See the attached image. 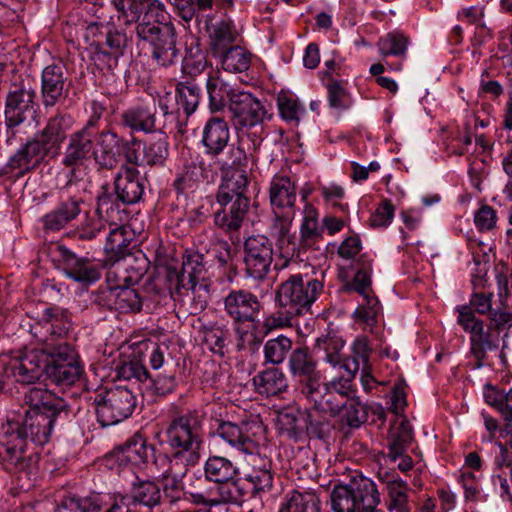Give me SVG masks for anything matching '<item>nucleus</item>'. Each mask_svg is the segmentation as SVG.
<instances>
[{
	"instance_id": "f257e3e1",
	"label": "nucleus",
	"mask_w": 512,
	"mask_h": 512,
	"mask_svg": "<svg viewBox=\"0 0 512 512\" xmlns=\"http://www.w3.org/2000/svg\"><path fill=\"white\" fill-rule=\"evenodd\" d=\"M29 410L22 420L8 421L0 456L10 469L33 474L39 455L30 451L32 445L45 444L54 426H62L69 417L66 401L41 388H32L25 395Z\"/></svg>"
},
{
	"instance_id": "f03ea898",
	"label": "nucleus",
	"mask_w": 512,
	"mask_h": 512,
	"mask_svg": "<svg viewBox=\"0 0 512 512\" xmlns=\"http://www.w3.org/2000/svg\"><path fill=\"white\" fill-rule=\"evenodd\" d=\"M156 140L142 142L132 137L126 139L118 134H109L110 140L104 144L105 156L108 159L104 161L106 166L117 167L124 159L127 164L134 166H163L169 156V143L164 132Z\"/></svg>"
},
{
	"instance_id": "7ed1b4c3",
	"label": "nucleus",
	"mask_w": 512,
	"mask_h": 512,
	"mask_svg": "<svg viewBox=\"0 0 512 512\" xmlns=\"http://www.w3.org/2000/svg\"><path fill=\"white\" fill-rule=\"evenodd\" d=\"M97 116L87 123L80 130L72 133L69 136L68 145L65 148L62 164L71 168L69 172L70 179L67 186L72 183V177L75 175V167L82 165L87 159L93 157L96 165L100 169L113 170L116 167L106 166L104 161L108 158L105 157L108 152H105L104 144L110 140L109 134H117L112 129H104L100 132L94 133L92 130L96 126Z\"/></svg>"
},
{
	"instance_id": "20e7f679",
	"label": "nucleus",
	"mask_w": 512,
	"mask_h": 512,
	"mask_svg": "<svg viewBox=\"0 0 512 512\" xmlns=\"http://www.w3.org/2000/svg\"><path fill=\"white\" fill-rule=\"evenodd\" d=\"M114 191L111 192L108 185L101 187L97 196L96 215L113 217L120 215V205H132L138 203L144 194L145 184L136 166L125 161L114 178Z\"/></svg>"
},
{
	"instance_id": "39448f33",
	"label": "nucleus",
	"mask_w": 512,
	"mask_h": 512,
	"mask_svg": "<svg viewBox=\"0 0 512 512\" xmlns=\"http://www.w3.org/2000/svg\"><path fill=\"white\" fill-rule=\"evenodd\" d=\"M203 422L204 417L198 411H187L172 418L165 430L168 446L193 466L200 460Z\"/></svg>"
},
{
	"instance_id": "423d86ee",
	"label": "nucleus",
	"mask_w": 512,
	"mask_h": 512,
	"mask_svg": "<svg viewBox=\"0 0 512 512\" xmlns=\"http://www.w3.org/2000/svg\"><path fill=\"white\" fill-rule=\"evenodd\" d=\"M333 512H376L380 494L376 484L364 476L335 485L330 494Z\"/></svg>"
},
{
	"instance_id": "0eeeda50",
	"label": "nucleus",
	"mask_w": 512,
	"mask_h": 512,
	"mask_svg": "<svg viewBox=\"0 0 512 512\" xmlns=\"http://www.w3.org/2000/svg\"><path fill=\"white\" fill-rule=\"evenodd\" d=\"M323 282L308 275L293 274L276 290L278 307L293 310L298 315L308 311L323 292Z\"/></svg>"
},
{
	"instance_id": "6e6552de",
	"label": "nucleus",
	"mask_w": 512,
	"mask_h": 512,
	"mask_svg": "<svg viewBox=\"0 0 512 512\" xmlns=\"http://www.w3.org/2000/svg\"><path fill=\"white\" fill-rule=\"evenodd\" d=\"M176 119L163 99L129 107L121 114L122 124L133 132L163 133Z\"/></svg>"
},
{
	"instance_id": "1a4fd4ad",
	"label": "nucleus",
	"mask_w": 512,
	"mask_h": 512,
	"mask_svg": "<svg viewBox=\"0 0 512 512\" xmlns=\"http://www.w3.org/2000/svg\"><path fill=\"white\" fill-rule=\"evenodd\" d=\"M94 403L99 423L102 426H111L132 415L137 399L131 388L115 386L97 393Z\"/></svg>"
},
{
	"instance_id": "9d476101",
	"label": "nucleus",
	"mask_w": 512,
	"mask_h": 512,
	"mask_svg": "<svg viewBox=\"0 0 512 512\" xmlns=\"http://www.w3.org/2000/svg\"><path fill=\"white\" fill-rule=\"evenodd\" d=\"M51 255L53 261L65 276L82 287H89L102 276L100 263L89 257L78 256L62 244H56L52 247Z\"/></svg>"
},
{
	"instance_id": "9b49d317",
	"label": "nucleus",
	"mask_w": 512,
	"mask_h": 512,
	"mask_svg": "<svg viewBox=\"0 0 512 512\" xmlns=\"http://www.w3.org/2000/svg\"><path fill=\"white\" fill-rule=\"evenodd\" d=\"M229 110L235 128L246 132L255 129L254 135L263 130L264 122L271 117L261 100L243 90L233 94Z\"/></svg>"
},
{
	"instance_id": "f8f14e48",
	"label": "nucleus",
	"mask_w": 512,
	"mask_h": 512,
	"mask_svg": "<svg viewBox=\"0 0 512 512\" xmlns=\"http://www.w3.org/2000/svg\"><path fill=\"white\" fill-rule=\"evenodd\" d=\"M136 36L152 46V57L161 66H169L178 58L176 30L172 23L141 26Z\"/></svg>"
},
{
	"instance_id": "ddd939ff",
	"label": "nucleus",
	"mask_w": 512,
	"mask_h": 512,
	"mask_svg": "<svg viewBox=\"0 0 512 512\" xmlns=\"http://www.w3.org/2000/svg\"><path fill=\"white\" fill-rule=\"evenodd\" d=\"M36 91L30 83L15 85L7 94L5 102V125L14 129L36 113Z\"/></svg>"
},
{
	"instance_id": "4468645a",
	"label": "nucleus",
	"mask_w": 512,
	"mask_h": 512,
	"mask_svg": "<svg viewBox=\"0 0 512 512\" xmlns=\"http://www.w3.org/2000/svg\"><path fill=\"white\" fill-rule=\"evenodd\" d=\"M72 80L62 63L46 66L41 74L40 98L45 109L63 104L69 97Z\"/></svg>"
},
{
	"instance_id": "2eb2a0df",
	"label": "nucleus",
	"mask_w": 512,
	"mask_h": 512,
	"mask_svg": "<svg viewBox=\"0 0 512 512\" xmlns=\"http://www.w3.org/2000/svg\"><path fill=\"white\" fill-rule=\"evenodd\" d=\"M273 244L265 235L249 236L244 242V263L248 277L264 280L273 261Z\"/></svg>"
},
{
	"instance_id": "dca6fc26",
	"label": "nucleus",
	"mask_w": 512,
	"mask_h": 512,
	"mask_svg": "<svg viewBox=\"0 0 512 512\" xmlns=\"http://www.w3.org/2000/svg\"><path fill=\"white\" fill-rule=\"evenodd\" d=\"M261 309L262 303L258 297L248 290H232L224 298V311L233 324L250 323L255 329Z\"/></svg>"
},
{
	"instance_id": "f3484780",
	"label": "nucleus",
	"mask_w": 512,
	"mask_h": 512,
	"mask_svg": "<svg viewBox=\"0 0 512 512\" xmlns=\"http://www.w3.org/2000/svg\"><path fill=\"white\" fill-rule=\"evenodd\" d=\"M288 371L298 383L301 395L323 378L318 369V361L308 347L292 350L288 358Z\"/></svg>"
},
{
	"instance_id": "a211bd4d",
	"label": "nucleus",
	"mask_w": 512,
	"mask_h": 512,
	"mask_svg": "<svg viewBox=\"0 0 512 512\" xmlns=\"http://www.w3.org/2000/svg\"><path fill=\"white\" fill-rule=\"evenodd\" d=\"M106 40L98 45L95 57L98 61H106L109 69L117 66L118 58L124 54L125 49L132 42L135 27L128 29L115 23L106 27Z\"/></svg>"
},
{
	"instance_id": "6ab92c4d",
	"label": "nucleus",
	"mask_w": 512,
	"mask_h": 512,
	"mask_svg": "<svg viewBox=\"0 0 512 512\" xmlns=\"http://www.w3.org/2000/svg\"><path fill=\"white\" fill-rule=\"evenodd\" d=\"M45 353L40 349H32L14 360L5 368L7 377L25 385L33 384L44 373Z\"/></svg>"
},
{
	"instance_id": "aec40b11",
	"label": "nucleus",
	"mask_w": 512,
	"mask_h": 512,
	"mask_svg": "<svg viewBox=\"0 0 512 512\" xmlns=\"http://www.w3.org/2000/svg\"><path fill=\"white\" fill-rule=\"evenodd\" d=\"M154 445L140 435H134L123 445L116 447L107 455V461L118 463L119 466L127 464H147L153 455Z\"/></svg>"
},
{
	"instance_id": "412c9836",
	"label": "nucleus",
	"mask_w": 512,
	"mask_h": 512,
	"mask_svg": "<svg viewBox=\"0 0 512 512\" xmlns=\"http://www.w3.org/2000/svg\"><path fill=\"white\" fill-rule=\"evenodd\" d=\"M148 268L145 257H135L130 254L110 262L107 281L115 284L134 285L146 274Z\"/></svg>"
},
{
	"instance_id": "4be33fe9",
	"label": "nucleus",
	"mask_w": 512,
	"mask_h": 512,
	"mask_svg": "<svg viewBox=\"0 0 512 512\" xmlns=\"http://www.w3.org/2000/svg\"><path fill=\"white\" fill-rule=\"evenodd\" d=\"M216 202L220 209L214 212L215 225L225 232L238 231L248 213L250 200L225 199Z\"/></svg>"
},
{
	"instance_id": "5701e85b",
	"label": "nucleus",
	"mask_w": 512,
	"mask_h": 512,
	"mask_svg": "<svg viewBox=\"0 0 512 512\" xmlns=\"http://www.w3.org/2000/svg\"><path fill=\"white\" fill-rule=\"evenodd\" d=\"M302 396L311 405L315 412H320L330 417H337L341 412L343 399H340L327 385L323 378L308 388Z\"/></svg>"
},
{
	"instance_id": "b1692460",
	"label": "nucleus",
	"mask_w": 512,
	"mask_h": 512,
	"mask_svg": "<svg viewBox=\"0 0 512 512\" xmlns=\"http://www.w3.org/2000/svg\"><path fill=\"white\" fill-rule=\"evenodd\" d=\"M84 204V199L79 196L63 198L55 209L43 217L44 229L49 231L61 230L80 215Z\"/></svg>"
},
{
	"instance_id": "393cba45",
	"label": "nucleus",
	"mask_w": 512,
	"mask_h": 512,
	"mask_svg": "<svg viewBox=\"0 0 512 512\" xmlns=\"http://www.w3.org/2000/svg\"><path fill=\"white\" fill-rule=\"evenodd\" d=\"M212 260L199 252L193 251L184 255L181 271L177 276V286L195 290L197 282L204 279L207 269L211 267Z\"/></svg>"
},
{
	"instance_id": "a878e982",
	"label": "nucleus",
	"mask_w": 512,
	"mask_h": 512,
	"mask_svg": "<svg viewBox=\"0 0 512 512\" xmlns=\"http://www.w3.org/2000/svg\"><path fill=\"white\" fill-rule=\"evenodd\" d=\"M70 127L71 117L67 114H57L48 120L45 128L35 137L50 154H57Z\"/></svg>"
},
{
	"instance_id": "bb28decb",
	"label": "nucleus",
	"mask_w": 512,
	"mask_h": 512,
	"mask_svg": "<svg viewBox=\"0 0 512 512\" xmlns=\"http://www.w3.org/2000/svg\"><path fill=\"white\" fill-rule=\"evenodd\" d=\"M387 441L388 452L385 457L395 462L398 456L407 452L414 441L413 428L409 420L403 416L397 417L390 426Z\"/></svg>"
},
{
	"instance_id": "cd10ccee",
	"label": "nucleus",
	"mask_w": 512,
	"mask_h": 512,
	"mask_svg": "<svg viewBox=\"0 0 512 512\" xmlns=\"http://www.w3.org/2000/svg\"><path fill=\"white\" fill-rule=\"evenodd\" d=\"M205 178L207 175L204 162L198 154L190 153L182 172L174 180L173 187L177 194H187L194 192Z\"/></svg>"
},
{
	"instance_id": "c85d7f7f",
	"label": "nucleus",
	"mask_w": 512,
	"mask_h": 512,
	"mask_svg": "<svg viewBox=\"0 0 512 512\" xmlns=\"http://www.w3.org/2000/svg\"><path fill=\"white\" fill-rule=\"evenodd\" d=\"M255 391L265 397H275L288 389V380L284 372L277 367L259 371L252 379Z\"/></svg>"
},
{
	"instance_id": "c756f323",
	"label": "nucleus",
	"mask_w": 512,
	"mask_h": 512,
	"mask_svg": "<svg viewBox=\"0 0 512 512\" xmlns=\"http://www.w3.org/2000/svg\"><path fill=\"white\" fill-rule=\"evenodd\" d=\"M248 178L243 170L230 169L222 179L216 193V201H225V199L250 200L247 195Z\"/></svg>"
},
{
	"instance_id": "7c9ffc66",
	"label": "nucleus",
	"mask_w": 512,
	"mask_h": 512,
	"mask_svg": "<svg viewBox=\"0 0 512 512\" xmlns=\"http://www.w3.org/2000/svg\"><path fill=\"white\" fill-rule=\"evenodd\" d=\"M216 431L221 439L237 451L249 455L257 453L259 445L238 424L222 421Z\"/></svg>"
},
{
	"instance_id": "2f4dec72",
	"label": "nucleus",
	"mask_w": 512,
	"mask_h": 512,
	"mask_svg": "<svg viewBox=\"0 0 512 512\" xmlns=\"http://www.w3.org/2000/svg\"><path fill=\"white\" fill-rule=\"evenodd\" d=\"M230 138L227 122L219 117L210 118L203 130L202 142L206 152L212 156L220 154Z\"/></svg>"
},
{
	"instance_id": "473e14b6",
	"label": "nucleus",
	"mask_w": 512,
	"mask_h": 512,
	"mask_svg": "<svg viewBox=\"0 0 512 512\" xmlns=\"http://www.w3.org/2000/svg\"><path fill=\"white\" fill-rule=\"evenodd\" d=\"M251 460L245 471V479L252 485L254 494L270 490L273 483L271 461L259 455H250Z\"/></svg>"
},
{
	"instance_id": "72a5a7b5",
	"label": "nucleus",
	"mask_w": 512,
	"mask_h": 512,
	"mask_svg": "<svg viewBox=\"0 0 512 512\" xmlns=\"http://www.w3.org/2000/svg\"><path fill=\"white\" fill-rule=\"evenodd\" d=\"M132 240L133 233L129 227L121 225L111 228L104 245L107 261L110 263L130 255Z\"/></svg>"
},
{
	"instance_id": "f704fd0d",
	"label": "nucleus",
	"mask_w": 512,
	"mask_h": 512,
	"mask_svg": "<svg viewBox=\"0 0 512 512\" xmlns=\"http://www.w3.org/2000/svg\"><path fill=\"white\" fill-rule=\"evenodd\" d=\"M457 311L459 313L458 323L466 332H469L487 352L497 350L498 345L496 341L491 338L489 333L484 332L483 322L475 317L471 307L460 306L457 308Z\"/></svg>"
},
{
	"instance_id": "c9c22d12",
	"label": "nucleus",
	"mask_w": 512,
	"mask_h": 512,
	"mask_svg": "<svg viewBox=\"0 0 512 512\" xmlns=\"http://www.w3.org/2000/svg\"><path fill=\"white\" fill-rule=\"evenodd\" d=\"M269 197L274 211L291 209L296 201V186L288 177L275 176L270 184Z\"/></svg>"
},
{
	"instance_id": "e433bc0d",
	"label": "nucleus",
	"mask_w": 512,
	"mask_h": 512,
	"mask_svg": "<svg viewBox=\"0 0 512 512\" xmlns=\"http://www.w3.org/2000/svg\"><path fill=\"white\" fill-rule=\"evenodd\" d=\"M107 296L113 300L114 309L122 313L138 312L142 308V300L134 288L130 285L115 284L108 288Z\"/></svg>"
},
{
	"instance_id": "4c0bfd02",
	"label": "nucleus",
	"mask_w": 512,
	"mask_h": 512,
	"mask_svg": "<svg viewBox=\"0 0 512 512\" xmlns=\"http://www.w3.org/2000/svg\"><path fill=\"white\" fill-rule=\"evenodd\" d=\"M206 89L209 97V106L213 112L222 110L227 103L230 106L233 94L240 92V90L232 88L228 83L212 74L206 80Z\"/></svg>"
},
{
	"instance_id": "58836bf2",
	"label": "nucleus",
	"mask_w": 512,
	"mask_h": 512,
	"mask_svg": "<svg viewBox=\"0 0 512 512\" xmlns=\"http://www.w3.org/2000/svg\"><path fill=\"white\" fill-rule=\"evenodd\" d=\"M341 407L340 424L350 429L360 428L368 419L370 407L362 402L358 396L346 399Z\"/></svg>"
},
{
	"instance_id": "ea45409f",
	"label": "nucleus",
	"mask_w": 512,
	"mask_h": 512,
	"mask_svg": "<svg viewBox=\"0 0 512 512\" xmlns=\"http://www.w3.org/2000/svg\"><path fill=\"white\" fill-rule=\"evenodd\" d=\"M239 471L234 463L223 456H209L204 464V476L208 481L219 483L237 477Z\"/></svg>"
},
{
	"instance_id": "a19ab883",
	"label": "nucleus",
	"mask_w": 512,
	"mask_h": 512,
	"mask_svg": "<svg viewBox=\"0 0 512 512\" xmlns=\"http://www.w3.org/2000/svg\"><path fill=\"white\" fill-rule=\"evenodd\" d=\"M130 498L138 504L149 508L160 504L162 499L161 487L153 480H140L133 482L130 489Z\"/></svg>"
},
{
	"instance_id": "79ce46f5",
	"label": "nucleus",
	"mask_w": 512,
	"mask_h": 512,
	"mask_svg": "<svg viewBox=\"0 0 512 512\" xmlns=\"http://www.w3.org/2000/svg\"><path fill=\"white\" fill-rule=\"evenodd\" d=\"M82 364H44L46 378L58 386H71L83 374Z\"/></svg>"
},
{
	"instance_id": "37998d69",
	"label": "nucleus",
	"mask_w": 512,
	"mask_h": 512,
	"mask_svg": "<svg viewBox=\"0 0 512 512\" xmlns=\"http://www.w3.org/2000/svg\"><path fill=\"white\" fill-rule=\"evenodd\" d=\"M344 370L347 373L346 375L334 377L330 381L324 382L343 401L357 396L353 380L358 372V364L354 361H347L344 364Z\"/></svg>"
},
{
	"instance_id": "c03bdc74",
	"label": "nucleus",
	"mask_w": 512,
	"mask_h": 512,
	"mask_svg": "<svg viewBox=\"0 0 512 512\" xmlns=\"http://www.w3.org/2000/svg\"><path fill=\"white\" fill-rule=\"evenodd\" d=\"M150 461L154 472L160 479L171 475L176 470L192 466L187 464L186 460L174 451L171 455H168L163 452H157L156 448L153 450Z\"/></svg>"
},
{
	"instance_id": "a18cd8bd",
	"label": "nucleus",
	"mask_w": 512,
	"mask_h": 512,
	"mask_svg": "<svg viewBox=\"0 0 512 512\" xmlns=\"http://www.w3.org/2000/svg\"><path fill=\"white\" fill-rule=\"evenodd\" d=\"M237 38V33L231 21L221 20L212 26L210 46L214 55L228 49Z\"/></svg>"
},
{
	"instance_id": "49530a36",
	"label": "nucleus",
	"mask_w": 512,
	"mask_h": 512,
	"mask_svg": "<svg viewBox=\"0 0 512 512\" xmlns=\"http://www.w3.org/2000/svg\"><path fill=\"white\" fill-rule=\"evenodd\" d=\"M305 418V437L319 440H326L330 437L334 425L327 416L315 412L313 409H307Z\"/></svg>"
},
{
	"instance_id": "de8ad7c7",
	"label": "nucleus",
	"mask_w": 512,
	"mask_h": 512,
	"mask_svg": "<svg viewBox=\"0 0 512 512\" xmlns=\"http://www.w3.org/2000/svg\"><path fill=\"white\" fill-rule=\"evenodd\" d=\"M114 372L115 377L119 380L146 382L150 377V373L142 360L135 356L121 360L116 365Z\"/></svg>"
},
{
	"instance_id": "09e8293b",
	"label": "nucleus",
	"mask_w": 512,
	"mask_h": 512,
	"mask_svg": "<svg viewBox=\"0 0 512 512\" xmlns=\"http://www.w3.org/2000/svg\"><path fill=\"white\" fill-rule=\"evenodd\" d=\"M280 512H320V499L313 492L293 491Z\"/></svg>"
},
{
	"instance_id": "8fccbe9b",
	"label": "nucleus",
	"mask_w": 512,
	"mask_h": 512,
	"mask_svg": "<svg viewBox=\"0 0 512 512\" xmlns=\"http://www.w3.org/2000/svg\"><path fill=\"white\" fill-rule=\"evenodd\" d=\"M118 13L115 24L133 29L141 17L142 0H112Z\"/></svg>"
},
{
	"instance_id": "3c124183",
	"label": "nucleus",
	"mask_w": 512,
	"mask_h": 512,
	"mask_svg": "<svg viewBox=\"0 0 512 512\" xmlns=\"http://www.w3.org/2000/svg\"><path fill=\"white\" fill-rule=\"evenodd\" d=\"M221 58L222 67L229 72H243L249 69L251 54L238 45L217 54Z\"/></svg>"
},
{
	"instance_id": "603ef678",
	"label": "nucleus",
	"mask_w": 512,
	"mask_h": 512,
	"mask_svg": "<svg viewBox=\"0 0 512 512\" xmlns=\"http://www.w3.org/2000/svg\"><path fill=\"white\" fill-rule=\"evenodd\" d=\"M292 346L291 338L285 335H278L267 340L263 349L265 362L272 365L282 364L288 353L292 352Z\"/></svg>"
},
{
	"instance_id": "864d4df0",
	"label": "nucleus",
	"mask_w": 512,
	"mask_h": 512,
	"mask_svg": "<svg viewBox=\"0 0 512 512\" xmlns=\"http://www.w3.org/2000/svg\"><path fill=\"white\" fill-rule=\"evenodd\" d=\"M90 217L86 214L85 219L76 227L75 235L77 239L82 241H92L96 239L103 231L106 230L108 222L120 220V217Z\"/></svg>"
},
{
	"instance_id": "5fc2aeb1",
	"label": "nucleus",
	"mask_w": 512,
	"mask_h": 512,
	"mask_svg": "<svg viewBox=\"0 0 512 512\" xmlns=\"http://www.w3.org/2000/svg\"><path fill=\"white\" fill-rule=\"evenodd\" d=\"M307 416V409L288 410L280 414V423L287 435L299 441L305 438V424Z\"/></svg>"
},
{
	"instance_id": "6e6d98bb",
	"label": "nucleus",
	"mask_w": 512,
	"mask_h": 512,
	"mask_svg": "<svg viewBox=\"0 0 512 512\" xmlns=\"http://www.w3.org/2000/svg\"><path fill=\"white\" fill-rule=\"evenodd\" d=\"M40 350L46 356L44 364H81L77 351L66 342L46 345Z\"/></svg>"
},
{
	"instance_id": "4d7b16f0",
	"label": "nucleus",
	"mask_w": 512,
	"mask_h": 512,
	"mask_svg": "<svg viewBox=\"0 0 512 512\" xmlns=\"http://www.w3.org/2000/svg\"><path fill=\"white\" fill-rule=\"evenodd\" d=\"M201 99V89L193 82L179 83L176 88V102L186 116L195 112Z\"/></svg>"
},
{
	"instance_id": "13d9d810",
	"label": "nucleus",
	"mask_w": 512,
	"mask_h": 512,
	"mask_svg": "<svg viewBox=\"0 0 512 512\" xmlns=\"http://www.w3.org/2000/svg\"><path fill=\"white\" fill-rule=\"evenodd\" d=\"M217 506L221 504H240L245 495V489L237 477L217 483L213 492Z\"/></svg>"
},
{
	"instance_id": "bf43d9fd",
	"label": "nucleus",
	"mask_w": 512,
	"mask_h": 512,
	"mask_svg": "<svg viewBox=\"0 0 512 512\" xmlns=\"http://www.w3.org/2000/svg\"><path fill=\"white\" fill-rule=\"evenodd\" d=\"M143 14L142 21L135 26V33H138L141 26H157L162 24H169L167 21V13L164 5L159 0H142L141 15Z\"/></svg>"
},
{
	"instance_id": "052dcab7",
	"label": "nucleus",
	"mask_w": 512,
	"mask_h": 512,
	"mask_svg": "<svg viewBox=\"0 0 512 512\" xmlns=\"http://www.w3.org/2000/svg\"><path fill=\"white\" fill-rule=\"evenodd\" d=\"M484 397L486 403L494 407L506 422L512 420V388L504 391L487 386Z\"/></svg>"
},
{
	"instance_id": "680f3d73",
	"label": "nucleus",
	"mask_w": 512,
	"mask_h": 512,
	"mask_svg": "<svg viewBox=\"0 0 512 512\" xmlns=\"http://www.w3.org/2000/svg\"><path fill=\"white\" fill-rule=\"evenodd\" d=\"M188 472V467L176 470L171 475L164 477L161 480V489L163 496L171 504L176 503L184 498V483L183 479Z\"/></svg>"
},
{
	"instance_id": "e2e57ef3",
	"label": "nucleus",
	"mask_w": 512,
	"mask_h": 512,
	"mask_svg": "<svg viewBox=\"0 0 512 512\" xmlns=\"http://www.w3.org/2000/svg\"><path fill=\"white\" fill-rule=\"evenodd\" d=\"M321 238V229L318 227L317 212L309 207L305 210V216L300 228V247L307 249L313 246Z\"/></svg>"
},
{
	"instance_id": "0e129e2a",
	"label": "nucleus",
	"mask_w": 512,
	"mask_h": 512,
	"mask_svg": "<svg viewBox=\"0 0 512 512\" xmlns=\"http://www.w3.org/2000/svg\"><path fill=\"white\" fill-rule=\"evenodd\" d=\"M387 488L390 497V510L396 512H409L407 491L408 485L405 481L400 479L387 480Z\"/></svg>"
},
{
	"instance_id": "69168bd1",
	"label": "nucleus",
	"mask_w": 512,
	"mask_h": 512,
	"mask_svg": "<svg viewBox=\"0 0 512 512\" xmlns=\"http://www.w3.org/2000/svg\"><path fill=\"white\" fill-rule=\"evenodd\" d=\"M407 46L408 38L400 33H389L378 41L379 52L384 57H404Z\"/></svg>"
},
{
	"instance_id": "338daca9",
	"label": "nucleus",
	"mask_w": 512,
	"mask_h": 512,
	"mask_svg": "<svg viewBox=\"0 0 512 512\" xmlns=\"http://www.w3.org/2000/svg\"><path fill=\"white\" fill-rule=\"evenodd\" d=\"M371 268L370 265L363 266L357 270L353 279L342 286V291L350 293L356 292L363 298L373 296L371 288Z\"/></svg>"
},
{
	"instance_id": "774afa93",
	"label": "nucleus",
	"mask_w": 512,
	"mask_h": 512,
	"mask_svg": "<svg viewBox=\"0 0 512 512\" xmlns=\"http://www.w3.org/2000/svg\"><path fill=\"white\" fill-rule=\"evenodd\" d=\"M277 105L281 117L288 122L298 123L304 108L292 95L281 92L277 97Z\"/></svg>"
}]
</instances>
